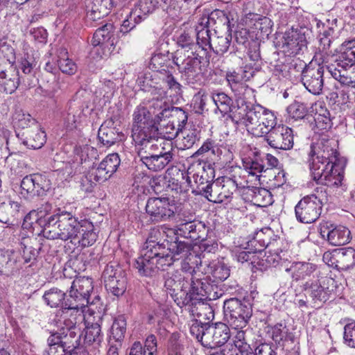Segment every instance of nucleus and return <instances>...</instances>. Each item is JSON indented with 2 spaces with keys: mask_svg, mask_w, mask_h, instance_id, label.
Returning a JSON list of instances; mask_svg holds the SVG:
<instances>
[{
  "mask_svg": "<svg viewBox=\"0 0 355 355\" xmlns=\"http://www.w3.org/2000/svg\"><path fill=\"white\" fill-rule=\"evenodd\" d=\"M115 85L112 81L108 80L101 85L95 92L97 97L103 98L104 103L110 101L114 93Z\"/></svg>",
  "mask_w": 355,
  "mask_h": 355,
  "instance_id": "62",
  "label": "nucleus"
},
{
  "mask_svg": "<svg viewBox=\"0 0 355 355\" xmlns=\"http://www.w3.org/2000/svg\"><path fill=\"white\" fill-rule=\"evenodd\" d=\"M61 232L60 233L62 236V239L68 240L70 239L71 243H76V240L78 239L77 242L80 244L81 241L79 239L78 234H81L78 227L73 225L71 223L65 224L63 226V229H60ZM83 239L81 244L92 243L96 241V234L92 232H87V233L82 234Z\"/></svg>",
  "mask_w": 355,
  "mask_h": 355,
  "instance_id": "36",
  "label": "nucleus"
},
{
  "mask_svg": "<svg viewBox=\"0 0 355 355\" xmlns=\"http://www.w3.org/2000/svg\"><path fill=\"white\" fill-rule=\"evenodd\" d=\"M337 141L321 137L311 146L308 162L311 175L319 184L335 187L341 185L344 178L343 166L338 163Z\"/></svg>",
  "mask_w": 355,
  "mask_h": 355,
  "instance_id": "1",
  "label": "nucleus"
},
{
  "mask_svg": "<svg viewBox=\"0 0 355 355\" xmlns=\"http://www.w3.org/2000/svg\"><path fill=\"white\" fill-rule=\"evenodd\" d=\"M223 311L229 325L232 329H241L246 327L252 315V305L250 298L232 297L223 302Z\"/></svg>",
  "mask_w": 355,
  "mask_h": 355,
  "instance_id": "5",
  "label": "nucleus"
},
{
  "mask_svg": "<svg viewBox=\"0 0 355 355\" xmlns=\"http://www.w3.org/2000/svg\"><path fill=\"white\" fill-rule=\"evenodd\" d=\"M133 124L132 128V137L149 132L153 129H158L155 125L152 114L146 107L138 106L135 110L133 114Z\"/></svg>",
  "mask_w": 355,
  "mask_h": 355,
  "instance_id": "27",
  "label": "nucleus"
},
{
  "mask_svg": "<svg viewBox=\"0 0 355 355\" xmlns=\"http://www.w3.org/2000/svg\"><path fill=\"white\" fill-rule=\"evenodd\" d=\"M102 318L99 313L96 316L93 314H85L84 325L85 328V341L87 343L99 344L103 340L101 334V322Z\"/></svg>",
  "mask_w": 355,
  "mask_h": 355,
  "instance_id": "33",
  "label": "nucleus"
},
{
  "mask_svg": "<svg viewBox=\"0 0 355 355\" xmlns=\"http://www.w3.org/2000/svg\"><path fill=\"white\" fill-rule=\"evenodd\" d=\"M154 96L158 95L157 96H154L150 101V107L153 108V114L157 117V114L159 112H164V110H171V107H169L166 104V101L164 100V96H166V92L162 89H159L158 91L153 94Z\"/></svg>",
  "mask_w": 355,
  "mask_h": 355,
  "instance_id": "55",
  "label": "nucleus"
},
{
  "mask_svg": "<svg viewBox=\"0 0 355 355\" xmlns=\"http://www.w3.org/2000/svg\"><path fill=\"white\" fill-rule=\"evenodd\" d=\"M157 118L160 121L158 128L159 136L163 139L171 141L175 139L182 128L186 125L187 114L180 107H171V110H164L159 112Z\"/></svg>",
  "mask_w": 355,
  "mask_h": 355,
  "instance_id": "6",
  "label": "nucleus"
},
{
  "mask_svg": "<svg viewBox=\"0 0 355 355\" xmlns=\"http://www.w3.org/2000/svg\"><path fill=\"white\" fill-rule=\"evenodd\" d=\"M303 287L307 301L312 303L313 306L319 307L331 298L336 285L333 278L324 277L320 279L309 280Z\"/></svg>",
  "mask_w": 355,
  "mask_h": 355,
  "instance_id": "8",
  "label": "nucleus"
},
{
  "mask_svg": "<svg viewBox=\"0 0 355 355\" xmlns=\"http://www.w3.org/2000/svg\"><path fill=\"white\" fill-rule=\"evenodd\" d=\"M306 31L304 28H291L286 31L281 41H279V46L288 55H295L303 53L306 49Z\"/></svg>",
  "mask_w": 355,
  "mask_h": 355,
  "instance_id": "17",
  "label": "nucleus"
},
{
  "mask_svg": "<svg viewBox=\"0 0 355 355\" xmlns=\"http://www.w3.org/2000/svg\"><path fill=\"white\" fill-rule=\"evenodd\" d=\"M300 65L303 67L301 81L305 88L313 94H320L324 85V67L315 62H310L305 64L302 60Z\"/></svg>",
  "mask_w": 355,
  "mask_h": 355,
  "instance_id": "14",
  "label": "nucleus"
},
{
  "mask_svg": "<svg viewBox=\"0 0 355 355\" xmlns=\"http://www.w3.org/2000/svg\"><path fill=\"white\" fill-rule=\"evenodd\" d=\"M189 281V290L187 291V297L191 300L188 304L196 301L204 300V297H211V286L207 282H203L200 279H195L193 276L190 278Z\"/></svg>",
  "mask_w": 355,
  "mask_h": 355,
  "instance_id": "34",
  "label": "nucleus"
},
{
  "mask_svg": "<svg viewBox=\"0 0 355 355\" xmlns=\"http://www.w3.org/2000/svg\"><path fill=\"white\" fill-rule=\"evenodd\" d=\"M21 188L27 194L41 196L49 189V181L40 174H31L22 179Z\"/></svg>",
  "mask_w": 355,
  "mask_h": 355,
  "instance_id": "31",
  "label": "nucleus"
},
{
  "mask_svg": "<svg viewBox=\"0 0 355 355\" xmlns=\"http://www.w3.org/2000/svg\"><path fill=\"white\" fill-rule=\"evenodd\" d=\"M21 137L22 143L29 148L39 149L46 142V134L38 124L26 129L21 133Z\"/></svg>",
  "mask_w": 355,
  "mask_h": 355,
  "instance_id": "35",
  "label": "nucleus"
},
{
  "mask_svg": "<svg viewBox=\"0 0 355 355\" xmlns=\"http://www.w3.org/2000/svg\"><path fill=\"white\" fill-rule=\"evenodd\" d=\"M213 155L223 163H230L234 159L232 147L225 143H216L213 150Z\"/></svg>",
  "mask_w": 355,
  "mask_h": 355,
  "instance_id": "54",
  "label": "nucleus"
},
{
  "mask_svg": "<svg viewBox=\"0 0 355 355\" xmlns=\"http://www.w3.org/2000/svg\"><path fill=\"white\" fill-rule=\"evenodd\" d=\"M120 162L121 160L117 153L108 155L92 171V175L94 176V180L101 182L106 181L116 171Z\"/></svg>",
  "mask_w": 355,
  "mask_h": 355,
  "instance_id": "28",
  "label": "nucleus"
},
{
  "mask_svg": "<svg viewBox=\"0 0 355 355\" xmlns=\"http://www.w3.org/2000/svg\"><path fill=\"white\" fill-rule=\"evenodd\" d=\"M209 266L213 277L218 280L224 281L230 276V268L223 261H213Z\"/></svg>",
  "mask_w": 355,
  "mask_h": 355,
  "instance_id": "57",
  "label": "nucleus"
},
{
  "mask_svg": "<svg viewBox=\"0 0 355 355\" xmlns=\"http://www.w3.org/2000/svg\"><path fill=\"white\" fill-rule=\"evenodd\" d=\"M338 52V58L334 63L327 66V70L342 85L355 88V71H347V68L355 64V39L343 42Z\"/></svg>",
  "mask_w": 355,
  "mask_h": 355,
  "instance_id": "3",
  "label": "nucleus"
},
{
  "mask_svg": "<svg viewBox=\"0 0 355 355\" xmlns=\"http://www.w3.org/2000/svg\"><path fill=\"white\" fill-rule=\"evenodd\" d=\"M20 204L7 196L0 197V222L8 223L9 217H15L19 211Z\"/></svg>",
  "mask_w": 355,
  "mask_h": 355,
  "instance_id": "45",
  "label": "nucleus"
},
{
  "mask_svg": "<svg viewBox=\"0 0 355 355\" xmlns=\"http://www.w3.org/2000/svg\"><path fill=\"white\" fill-rule=\"evenodd\" d=\"M229 327L223 322H216L207 325L204 337V347L215 349L224 345L230 338Z\"/></svg>",
  "mask_w": 355,
  "mask_h": 355,
  "instance_id": "20",
  "label": "nucleus"
},
{
  "mask_svg": "<svg viewBox=\"0 0 355 355\" xmlns=\"http://www.w3.org/2000/svg\"><path fill=\"white\" fill-rule=\"evenodd\" d=\"M327 200L325 195L317 196L315 194L304 197L295 208L297 219L301 223H311L320 216L322 205Z\"/></svg>",
  "mask_w": 355,
  "mask_h": 355,
  "instance_id": "11",
  "label": "nucleus"
},
{
  "mask_svg": "<svg viewBox=\"0 0 355 355\" xmlns=\"http://www.w3.org/2000/svg\"><path fill=\"white\" fill-rule=\"evenodd\" d=\"M332 126L330 118V113L327 109H321L320 112L315 115V128L318 131L327 130Z\"/></svg>",
  "mask_w": 355,
  "mask_h": 355,
  "instance_id": "58",
  "label": "nucleus"
},
{
  "mask_svg": "<svg viewBox=\"0 0 355 355\" xmlns=\"http://www.w3.org/2000/svg\"><path fill=\"white\" fill-rule=\"evenodd\" d=\"M343 342L349 347L355 348V321L347 323L344 327Z\"/></svg>",
  "mask_w": 355,
  "mask_h": 355,
  "instance_id": "64",
  "label": "nucleus"
},
{
  "mask_svg": "<svg viewBox=\"0 0 355 355\" xmlns=\"http://www.w3.org/2000/svg\"><path fill=\"white\" fill-rule=\"evenodd\" d=\"M291 268L296 280L310 277L316 270L315 264L308 262H295Z\"/></svg>",
  "mask_w": 355,
  "mask_h": 355,
  "instance_id": "50",
  "label": "nucleus"
},
{
  "mask_svg": "<svg viewBox=\"0 0 355 355\" xmlns=\"http://www.w3.org/2000/svg\"><path fill=\"white\" fill-rule=\"evenodd\" d=\"M168 60V51H166L164 53L156 52L151 57L149 63V68L153 71H159Z\"/></svg>",
  "mask_w": 355,
  "mask_h": 355,
  "instance_id": "63",
  "label": "nucleus"
},
{
  "mask_svg": "<svg viewBox=\"0 0 355 355\" xmlns=\"http://www.w3.org/2000/svg\"><path fill=\"white\" fill-rule=\"evenodd\" d=\"M264 249L257 250L254 245H247L245 248H241V245L236 246V249L233 250L235 257L238 261L245 262L248 261H254V257L257 256L258 258H263L266 257V261L270 263L271 262H278L279 255L276 254L274 255L266 256L265 250L268 245H265Z\"/></svg>",
  "mask_w": 355,
  "mask_h": 355,
  "instance_id": "32",
  "label": "nucleus"
},
{
  "mask_svg": "<svg viewBox=\"0 0 355 355\" xmlns=\"http://www.w3.org/2000/svg\"><path fill=\"white\" fill-rule=\"evenodd\" d=\"M193 245H150L144 257L135 263V268L142 277L155 278L159 275V267L170 266L175 261L188 259Z\"/></svg>",
  "mask_w": 355,
  "mask_h": 355,
  "instance_id": "2",
  "label": "nucleus"
},
{
  "mask_svg": "<svg viewBox=\"0 0 355 355\" xmlns=\"http://www.w3.org/2000/svg\"><path fill=\"white\" fill-rule=\"evenodd\" d=\"M193 300L194 302L184 306L187 307L191 315L197 317L200 322L202 320L209 322L214 320V312L211 305L205 302V300L196 301L195 299Z\"/></svg>",
  "mask_w": 355,
  "mask_h": 355,
  "instance_id": "38",
  "label": "nucleus"
},
{
  "mask_svg": "<svg viewBox=\"0 0 355 355\" xmlns=\"http://www.w3.org/2000/svg\"><path fill=\"white\" fill-rule=\"evenodd\" d=\"M75 155L72 162H69L65 166V172L69 175L81 173L83 164L96 159L97 150L89 145L76 146L74 150Z\"/></svg>",
  "mask_w": 355,
  "mask_h": 355,
  "instance_id": "25",
  "label": "nucleus"
},
{
  "mask_svg": "<svg viewBox=\"0 0 355 355\" xmlns=\"http://www.w3.org/2000/svg\"><path fill=\"white\" fill-rule=\"evenodd\" d=\"M194 36L196 37V28L181 29L176 35V42L178 45L181 46L180 49L198 50L197 47L199 48V45L197 40L196 43L194 42Z\"/></svg>",
  "mask_w": 355,
  "mask_h": 355,
  "instance_id": "46",
  "label": "nucleus"
},
{
  "mask_svg": "<svg viewBox=\"0 0 355 355\" xmlns=\"http://www.w3.org/2000/svg\"><path fill=\"white\" fill-rule=\"evenodd\" d=\"M113 25L106 24L102 27L98 28L92 37V45L95 48L98 46L107 47L114 45V38L112 35Z\"/></svg>",
  "mask_w": 355,
  "mask_h": 355,
  "instance_id": "41",
  "label": "nucleus"
},
{
  "mask_svg": "<svg viewBox=\"0 0 355 355\" xmlns=\"http://www.w3.org/2000/svg\"><path fill=\"white\" fill-rule=\"evenodd\" d=\"M12 121L15 126L22 129L30 128L31 125L37 124L29 114L25 113L21 110L15 111L12 116Z\"/></svg>",
  "mask_w": 355,
  "mask_h": 355,
  "instance_id": "56",
  "label": "nucleus"
},
{
  "mask_svg": "<svg viewBox=\"0 0 355 355\" xmlns=\"http://www.w3.org/2000/svg\"><path fill=\"white\" fill-rule=\"evenodd\" d=\"M264 139L272 148L285 150L292 148L294 144L292 129L284 125L276 124Z\"/></svg>",
  "mask_w": 355,
  "mask_h": 355,
  "instance_id": "21",
  "label": "nucleus"
},
{
  "mask_svg": "<svg viewBox=\"0 0 355 355\" xmlns=\"http://www.w3.org/2000/svg\"><path fill=\"white\" fill-rule=\"evenodd\" d=\"M320 234L322 238H327L329 244H348L351 241V232L344 226L333 227L326 223L321 225Z\"/></svg>",
  "mask_w": 355,
  "mask_h": 355,
  "instance_id": "30",
  "label": "nucleus"
},
{
  "mask_svg": "<svg viewBox=\"0 0 355 355\" xmlns=\"http://www.w3.org/2000/svg\"><path fill=\"white\" fill-rule=\"evenodd\" d=\"M252 200L254 204L261 206L266 207L267 205L270 204L272 200V196L270 192L263 188H256L254 190V196Z\"/></svg>",
  "mask_w": 355,
  "mask_h": 355,
  "instance_id": "61",
  "label": "nucleus"
},
{
  "mask_svg": "<svg viewBox=\"0 0 355 355\" xmlns=\"http://www.w3.org/2000/svg\"><path fill=\"white\" fill-rule=\"evenodd\" d=\"M128 355H157V343L155 335L148 336L144 345L139 341H135L130 347Z\"/></svg>",
  "mask_w": 355,
  "mask_h": 355,
  "instance_id": "40",
  "label": "nucleus"
},
{
  "mask_svg": "<svg viewBox=\"0 0 355 355\" xmlns=\"http://www.w3.org/2000/svg\"><path fill=\"white\" fill-rule=\"evenodd\" d=\"M93 290L92 280L86 277H78L72 282L69 291V297L78 305L76 310H82L89 303V297Z\"/></svg>",
  "mask_w": 355,
  "mask_h": 355,
  "instance_id": "19",
  "label": "nucleus"
},
{
  "mask_svg": "<svg viewBox=\"0 0 355 355\" xmlns=\"http://www.w3.org/2000/svg\"><path fill=\"white\" fill-rule=\"evenodd\" d=\"M174 201L167 197L150 198L146 205V211L153 222L170 220L175 216Z\"/></svg>",
  "mask_w": 355,
  "mask_h": 355,
  "instance_id": "15",
  "label": "nucleus"
},
{
  "mask_svg": "<svg viewBox=\"0 0 355 355\" xmlns=\"http://www.w3.org/2000/svg\"><path fill=\"white\" fill-rule=\"evenodd\" d=\"M240 184L238 183L236 178L223 177L221 180H218L214 184L207 187L210 189L206 198L214 203H221L232 198Z\"/></svg>",
  "mask_w": 355,
  "mask_h": 355,
  "instance_id": "18",
  "label": "nucleus"
},
{
  "mask_svg": "<svg viewBox=\"0 0 355 355\" xmlns=\"http://www.w3.org/2000/svg\"><path fill=\"white\" fill-rule=\"evenodd\" d=\"M85 310H76V313H71L69 316H63V324L58 331H54L57 334L61 344L67 349L72 347V349H79L81 338V327L79 324L85 319Z\"/></svg>",
  "mask_w": 355,
  "mask_h": 355,
  "instance_id": "7",
  "label": "nucleus"
},
{
  "mask_svg": "<svg viewBox=\"0 0 355 355\" xmlns=\"http://www.w3.org/2000/svg\"><path fill=\"white\" fill-rule=\"evenodd\" d=\"M287 112L290 117L297 120L306 115L308 109L304 103L295 101L287 107Z\"/></svg>",
  "mask_w": 355,
  "mask_h": 355,
  "instance_id": "60",
  "label": "nucleus"
},
{
  "mask_svg": "<svg viewBox=\"0 0 355 355\" xmlns=\"http://www.w3.org/2000/svg\"><path fill=\"white\" fill-rule=\"evenodd\" d=\"M334 255V263L342 270H347L355 265V250L352 247L335 249Z\"/></svg>",
  "mask_w": 355,
  "mask_h": 355,
  "instance_id": "43",
  "label": "nucleus"
},
{
  "mask_svg": "<svg viewBox=\"0 0 355 355\" xmlns=\"http://www.w3.org/2000/svg\"><path fill=\"white\" fill-rule=\"evenodd\" d=\"M66 293L61 289L53 287L45 291L43 298L47 305L51 308L61 307L63 316H69L71 313H75L78 305L70 299H65Z\"/></svg>",
  "mask_w": 355,
  "mask_h": 355,
  "instance_id": "26",
  "label": "nucleus"
},
{
  "mask_svg": "<svg viewBox=\"0 0 355 355\" xmlns=\"http://www.w3.org/2000/svg\"><path fill=\"white\" fill-rule=\"evenodd\" d=\"M19 85L18 71L12 67H10L8 70H4L0 66V92L12 94L17 89Z\"/></svg>",
  "mask_w": 355,
  "mask_h": 355,
  "instance_id": "37",
  "label": "nucleus"
},
{
  "mask_svg": "<svg viewBox=\"0 0 355 355\" xmlns=\"http://www.w3.org/2000/svg\"><path fill=\"white\" fill-rule=\"evenodd\" d=\"M112 7V0H92L88 6L87 17L89 19L96 21L107 16Z\"/></svg>",
  "mask_w": 355,
  "mask_h": 355,
  "instance_id": "42",
  "label": "nucleus"
},
{
  "mask_svg": "<svg viewBox=\"0 0 355 355\" xmlns=\"http://www.w3.org/2000/svg\"><path fill=\"white\" fill-rule=\"evenodd\" d=\"M216 36L211 37L210 32L199 31L196 32V39L201 51L212 50L216 54L223 55L226 53L232 41V31L219 32L215 30Z\"/></svg>",
  "mask_w": 355,
  "mask_h": 355,
  "instance_id": "10",
  "label": "nucleus"
},
{
  "mask_svg": "<svg viewBox=\"0 0 355 355\" xmlns=\"http://www.w3.org/2000/svg\"><path fill=\"white\" fill-rule=\"evenodd\" d=\"M126 332V320L123 315H119L115 318L112 327L110 339L114 340L119 345L125 337Z\"/></svg>",
  "mask_w": 355,
  "mask_h": 355,
  "instance_id": "49",
  "label": "nucleus"
},
{
  "mask_svg": "<svg viewBox=\"0 0 355 355\" xmlns=\"http://www.w3.org/2000/svg\"><path fill=\"white\" fill-rule=\"evenodd\" d=\"M60 342L58 335L52 332L47 339L48 347L44 351L43 355H61L67 351L68 349L64 347Z\"/></svg>",
  "mask_w": 355,
  "mask_h": 355,
  "instance_id": "52",
  "label": "nucleus"
},
{
  "mask_svg": "<svg viewBox=\"0 0 355 355\" xmlns=\"http://www.w3.org/2000/svg\"><path fill=\"white\" fill-rule=\"evenodd\" d=\"M215 26L214 31L219 32L232 31L231 20L228 15L220 10H214L209 12H203L198 18L196 25V32L206 31L210 32V28Z\"/></svg>",
  "mask_w": 355,
  "mask_h": 355,
  "instance_id": "16",
  "label": "nucleus"
},
{
  "mask_svg": "<svg viewBox=\"0 0 355 355\" xmlns=\"http://www.w3.org/2000/svg\"><path fill=\"white\" fill-rule=\"evenodd\" d=\"M167 146L170 149L161 150L159 153L150 155L139 160L151 171L159 172L162 171L172 161L173 157L171 143H167Z\"/></svg>",
  "mask_w": 355,
  "mask_h": 355,
  "instance_id": "29",
  "label": "nucleus"
},
{
  "mask_svg": "<svg viewBox=\"0 0 355 355\" xmlns=\"http://www.w3.org/2000/svg\"><path fill=\"white\" fill-rule=\"evenodd\" d=\"M103 278L105 286L108 292L115 296H120L123 294L126 289V278L119 268L113 265H107L103 272Z\"/></svg>",
  "mask_w": 355,
  "mask_h": 355,
  "instance_id": "24",
  "label": "nucleus"
},
{
  "mask_svg": "<svg viewBox=\"0 0 355 355\" xmlns=\"http://www.w3.org/2000/svg\"><path fill=\"white\" fill-rule=\"evenodd\" d=\"M266 112V108L260 105H250L242 103L233 112V121L236 123L243 124L249 132L255 136L258 123L261 114Z\"/></svg>",
  "mask_w": 355,
  "mask_h": 355,
  "instance_id": "13",
  "label": "nucleus"
},
{
  "mask_svg": "<svg viewBox=\"0 0 355 355\" xmlns=\"http://www.w3.org/2000/svg\"><path fill=\"white\" fill-rule=\"evenodd\" d=\"M210 98L216 105V113L218 111L223 116L230 114L233 119V112L237 107L233 105V101L230 96L223 92H214Z\"/></svg>",
  "mask_w": 355,
  "mask_h": 355,
  "instance_id": "39",
  "label": "nucleus"
},
{
  "mask_svg": "<svg viewBox=\"0 0 355 355\" xmlns=\"http://www.w3.org/2000/svg\"><path fill=\"white\" fill-rule=\"evenodd\" d=\"M164 287L174 302L180 307H183L189 302L187 297V288H189V276L185 277L182 272H167L164 277Z\"/></svg>",
  "mask_w": 355,
  "mask_h": 355,
  "instance_id": "9",
  "label": "nucleus"
},
{
  "mask_svg": "<svg viewBox=\"0 0 355 355\" xmlns=\"http://www.w3.org/2000/svg\"><path fill=\"white\" fill-rule=\"evenodd\" d=\"M202 56L198 50L178 49L173 55V63L177 66L182 80L188 84H195L202 77Z\"/></svg>",
  "mask_w": 355,
  "mask_h": 355,
  "instance_id": "4",
  "label": "nucleus"
},
{
  "mask_svg": "<svg viewBox=\"0 0 355 355\" xmlns=\"http://www.w3.org/2000/svg\"><path fill=\"white\" fill-rule=\"evenodd\" d=\"M83 114V110L75 103L71 102L69 107V110L67 116L64 119V125L66 128L71 130L77 127L78 123H80Z\"/></svg>",
  "mask_w": 355,
  "mask_h": 355,
  "instance_id": "48",
  "label": "nucleus"
},
{
  "mask_svg": "<svg viewBox=\"0 0 355 355\" xmlns=\"http://www.w3.org/2000/svg\"><path fill=\"white\" fill-rule=\"evenodd\" d=\"M258 123L260 125L257 128L255 137H263L277 124V118L272 112L266 108V112L261 115Z\"/></svg>",
  "mask_w": 355,
  "mask_h": 355,
  "instance_id": "47",
  "label": "nucleus"
},
{
  "mask_svg": "<svg viewBox=\"0 0 355 355\" xmlns=\"http://www.w3.org/2000/svg\"><path fill=\"white\" fill-rule=\"evenodd\" d=\"M184 135L182 139V143L184 146L187 148H189L193 146V144L199 141L200 138V130L195 127L189 129H184L181 130Z\"/></svg>",
  "mask_w": 355,
  "mask_h": 355,
  "instance_id": "59",
  "label": "nucleus"
},
{
  "mask_svg": "<svg viewBox=\"0 0 355 355\" xmlns=\"http://www.w3.org/2000/svg\"><path fill=\"white\" fill-rule=\"evenodd\" d=\"M52 207L50 204L46 203L42 205L37 210L30 211L24 220L23 225L25 228L32 227L35 229V226L38 225L42 228V232L44 236L47 238H54V236H50L51 230H48L51 228L49 225L50 211H51Z\"/></svg>",
  "mask_w": 355,
  "mask_h": 355,
  "instance_id": "22",
  "label": "nucleus"
},
{
  "mask_svg": "<svg viewBox=\"0 0 355 355\" xmlns=\"http://www.w3.org/2000/svg\"><path fill=\"white\" fill-rule=\"evenodd\" d=\"M193 178L195 184L197 185V189L199 192L206 198V194H208L210 189H207V187H209V185L214 184L212 179L208 175V173L202 170L193 175Z\"/></svg>",
  "mask_w": 355,
  "mask_h": 355,
  "instance_id": "51",
  "label": "nucleus"
},
{
  "mask_svg": "<svg viewBox=\"0 0 355 355\" xmlns=\"http://www.w3.org/2000/svg\"><path fill=\"white\" fill-rule=\"evenodd\" d=\"M136 144L138 157L140 159L166 150L169 148L159 136L158 129L132 137Z\"/></svg>",
  "mask_w": 355,
  "mask_h": 355,
  "instance_id": "12",
  "label": "nucleus"
},
{
  "mask_svg": "<svg viewBox=\"0 0 355 355\" xmlns=\"http://www.w3.org/2000/svg\"><path fill=\"white\" fill-rule=\"evenodd\" d=\"M155 8V3L150 2V0H139L127 18L123 20L120 32L123 34L129 33Z\"/></svg>",
  "mask_w": 355,
  "mask_h": 355,
  "instance_id": "23",
  "label": "nucleus"
},
{
  "mask_svg": "<svg viewBox=\"0 0 355 355\" xmlns=\"http://www.w3.org/2000/svg\"><path fill=\"white\" fill-rule=\"evenodd\" d=\"M114 122L112 119L105 121L100 127L98 137L101 143L106 146H110L116 143L119 138V132L112 127Z\"/></svg>",
  "mask_w": 355,
  "mask_h": 355,
  "instance_id": "44",
  "label": "nucleus"
},
{
  "mask_svg": "<svg viewBox=\"0 0 355 355\" xmlns=\"http://www.w3.org/2000/svg\"><path fill=\"white\" fill-rule=\"evenodd\" d=\"M338 33L333 27H328L319 35L320 48L326 54L330 51L331 44L337 37Z\"/></svg>",
  "mask_w": 355,
  "mask_h": 355,
  "instance_id": "53",
  "label": "nucleus"
}]
</instances>
